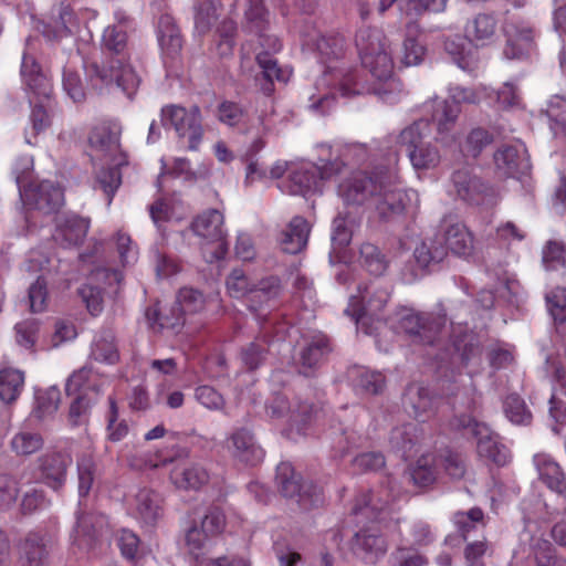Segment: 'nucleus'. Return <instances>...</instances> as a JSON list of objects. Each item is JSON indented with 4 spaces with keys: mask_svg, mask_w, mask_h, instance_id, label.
I'll list each match as a JSON object with an SVG mask.
<instances>
[{
    "mask_svg": "<svg viewBox=\"0 0 566 566\" xmlns=\"http://www.w3.org/2000/svg\"><path fill=\"white\" fill-rule=\"evenodd\" d=\"M359 263L371 275L375 276L384 274L388 266V262L378 247L369 242L363 243L360 245Z\"/></svg>",
    "mask_w": 566,
    "mask_h": 566,
    "instance_id": "8fccbe9b",
    "label": "nucleus"
},
{
    "mask_svg": "<svg viewBox=\"0 0 566 566\" xmlns=\"http://www.w3.org/2000/svg\"><path fill=\"white\" fill-rule=\"evenodd\" d=\"M275 480L281 494L294 499L304 510L316 507L324 502L323 490L312 482L301 483V475L295 473L289 462H281L276 467Z\"/></svg>",
    "mask_w": 566,
    "mask_h": 566,
    "instance_id": "39448f33",
    "label": "nucleus"
},
{
    "mask_svg": "<svg viewBox=\"0 0 566 566\" xmlns=\"http://www.w3.org/2000/svg\"><path fill=\"white\" fill-rule=\"evenodd\" d=\"M506 44L503 54L509 60L524 59L534 48L533 28L518 19H507L503 25Z\"/></svg>",
    "mask_w": 566,
    "mask_h": 566,
    "instance_id": "f8f14e48",
    "label": "nucleus"
},
{
    "mask_svg": "<svg viewBox=\"0 0 566 566\" xmlns=\"http://www.w3.org/2000/svg\"><path fill=\"white\" fill-rule=\"evenodd\" d=\"M223 216L217 209H209L199 214L191 223L193 232L207 240L218 244V251L224 254L228 251L226 232L222 228Z\"/></svg>",
    "mask_w": 566,
    "mask_h": 566,
    "instance_id": "aec40b11",
    "label": "nucleus"
},
{
    "mask_svg": "<svg viewBox=\"0 0 566 566\" xmlns=\"http://www.w3.org/2000/svg\"><path fill=\"white\" fill-rule=\"evenodd\" d=\"M90 357L95 361L108 365H114L119 360V352L113 332L103 331L95 337Z\"/></svg>",
    "mask_w": 566,
    "mask_h": 566,
    "instance_id": "ea45409f",
    "label": "nucleus"
},
{
    "mask_svg": "<svg viewBox=\"0 0 566 566\" xmlns=\"http://www.w3.org/2000/svg\"><path fill=\"white\" fill-rule=\"evenodd\" d=\"M347 375L354 388L361 394L377 395L385 387V377L379 371H371L365 367L355 366L348 369Z\"/></svg>",
    "mask_w": 566,
    "mask_h": 566,
    "instance_id": "72a5a7b5",
    "label": "nucleus"
},
{
    "mask_svg": "<svg viewBox=\"0 0 566 566\" xmlns=\"http://www.w3.org/2000/svg\"><path fill=\"white\" fill-rule=\"evenodd\" d=\"M392 500L394 496L387 491H380L379 494L365 493L357 499L353 513L369 520H377L378 515L388 507Z\"/></svg>",
    "mask_w": 566,
    "mask_h": 566,
    "instance_id": "c9c22d12",
    "label": "nucleus"
},
{
    "mask_svg": "<svg viewBox=\"0 0 566 566\" xmlns=\"http://www.w3.org/2000/svg\"><path fill=\"white\" fill-rule=\"evenodd\" d=\"M408 157L411 165L417 170L432 169L439 165L441 159L438 148L430 143H426L412 149V151L408 154Z\"/></svg>",
    "mask_w": 566,
    "mask_h": 566,
    "instance_id": "13d9d810",
    "label": "nucleus"
},
{
    "mask_svg": "<svg viewBox=\"0 0 566 566\" xmlns=\"http://www.w3.org/2000/svg\"><path fill=\"white\" fill-rule=\"evenodd\" d=\"M41 481L54 491H60L67 476V469L73 462L70 453L64 451L46 452L38 459Z\"/></svg>",
    "mask_w": 566,
    "mask_h": 566,
    "instance_id": "ddd939ff",
    "label": "nucleus"
},
{
    "mask_svg": "<svg viewBox=\"0 0 566 566\" xmlns=\"http://www.w3.org/2000/svg\"><path fill=\"white\" fill-rule=\"evenodd\" d=\"M24 386L23 371L14 368L0 370V399L7 403L14 401Z\"/></svg>",
    "mask_w": 566,
    "mask_h": 566,
    "instance_id": "c03bdc74",
    "label": "nucleus"
},
{
    "mask_svg": "<svg viewBox=\"0 0 566 566\" xmlns=\"http://www.w3.org/2000/svg\"><path fill=\"white\" fill-rule=\"evenodd\" d=\"M314 42L317 52L325 61L340 59L345 52V39L340 35H318L307 43Z\"/></svg>",
    "mask_w": 566,
    "mask_h": 566,
    "instance_id": "bf43d9fd",
    "label": "nucleus"
},
{
    "mask_svg": "<svg viewBox=\"0 0 566 566\" xmlns=\"http://www.w3.org/2000/svg\"><path fill=\"white\" fill-rule=\"evenodd\" d=\"M328 338L325 335H315L301 348L295 365L298 374L311 377L325 361L331 353Z\"/></svg>",
    "mask_w": 566,
    "mask_h": 566,
    "instance_id": "a211bd4d",
    "label": "nucleus"
},
{
    "mask_svg": "<svg viewBox=\"0 0 566 566\" xmlns=\"http://www.w3.org/2000/svg\"><path fill=\"white\" fill-rule=\"evenodd\" d=\"M420 33L421 28L417 21L411 19L407 22L401 59L406 66L420 64L424 56L426 49L417 41V38Z\"/></svg>",
    "mask_w": 566,
    "mask_h": 566,
    "instance_id": "4c0bfd02",
    "label": "nucleus"
},
{
    "mask_svg": "<svg viewBox=\"0 0 566 566\" xmlns=\"http://www.w3.org/2000/svg\"><path fill=\"white\" fill-rule=\"evenodd\" d=\"M406 402L411 407L413 416L421 421L424 416L433 409V398L430 391L421 386L411 385L406 391Z\"/></svg>",
    "mask_w": 566,
    "mask_h": 566,
    "instance_id": "de8ad7c7",
    "label": "nucleus"
},
{
    "mask_svg": "<svg viewBox=\"0 0 566 566\" xmlns=\"http://www.w3.org/2000/svg\"><path fill=\"white\" fill-rule=\"evenodd\" d=\"M352 549L366 564L375 565L387 554L388 543L378 530L368 527L354 535Z\"/></svg>",
    "mask_w": 566,
    "mask_h": 566,
    "instance_id": "2eb2a0df",
    "label": "nucleus"
},
{
    "mask_svg": "<svg viewBox=\"0 0 566 566\" xmlns=\"http://www.w3.org/2000/svg\"><path fill=\"white\" fill-rule=\"evenodd\" d=\"M391 566H427L428 558L413 547L397 546L389 556Z\"/></svg>",
    "mask_w": 566,
    "mask_h": 566,
    "instance_id": "e2e57ef3",
    "label": "nucleus"
},
{
    "mask_svg": "<svg viewBox=\"0 0 566 566\" xmlns=\"http://www.w3.org/2000/svg\"><path fill=\"white\" fill-rule=\"evenodd\" d=\"M497 20L493 13H478L468 20L464 33L465 38L476 46H485L496 36Z\"/></svg>",
    "mask_w": 566,
    "mask_h": 566,
    "instance_id": "c85d7f7f",
    "label": "nucleus"
},
{
    "mask_svg": "<svg viewBox=\"0 0 566 566\" xmlns=\"http://www.w3.org/2000/svg\"><path fill=\"white\" fill-rule=\"evenodd\" d=\"M484 514L481 509L473 507L468 512H457L453 523L458 533L464 541H469L470 534L484 526Z\"/></svg>",
    "mask_w": 566,
    "mask_h": 566,
    "instance_id": "603ef678",
    "label": "nucleus"
},
{
    "mask_svg": "<svg viewBox=\"0 0 566 566\" xmlns=\"http://www.w3.org/2000/svg\"><path fill=\"white\" fill-rule=\"evenodd\" d=\"M451 186L458 198L470 203H479L486 191L484 182L468 169L453 171Z\"/></svg>",
    "mask_w": 566,
    "mask_h": 566,
    "instance_id": "cd10ccee",
    "label": "nucleus"
},
{
    "mask_svg": "<svg viewBox=\"0 0 566 566\" xmlns=\"http://www.w3.org/2000/svg\"><path fill=\"white\" fill-rule=\"evenodd\" d=\"M226 448L229 453L240 462L254 465L264 455L254 434L247 428H237L228 437Z\"/></svg>",
    "mask_w": 566,
    "mask_h": 566,
    "instance_id": "f3484780",
    "label": "nucleus"
},
{
    "mask_svg": "<svg viewBox=\"0 0 566 566\" xmlns=\"http://www.w3.org/2000/svg\"><path fill=\"white\" fill-rule=\"evenodd\" d=\"M54 545L53 535L43 528L28 532L18 543L21 566H48Z\"/></svg>",
    "mask_w": 566,
    "mask_h": 566,
    "instance_id": "9d476101",
    "label": "nucleus"
},
{
    "mask_svg": "<svg viewBox=\"0 0 566 566\" xmlns=\"http://www.w3.org/2000/svg\"><path fill=\"white\" fill-rule=\"evenodd\" d=\"M211 479L209 470L200 462L190 461L176 464L170 473V482L181 491H200Z\"/></svg>",
    "mask_w": 566,
    "mask_h": 566,
    "instance_id": "6ab92c4d",
    "label": "nucleus"
},
{
    "mask_svg": "<svg viewBox=\"0 0 566 566\" xmlns=\"http://www.w3.org/2000/svg\"><path fill=\"white\" fill-rule=\"evenodd\" d=\"M212 538L205 534L203 528L197 524L192 525L185 535V545L189 554H191L197 562L202 556Z\"/></svg>",
    "mask_w": 566,
    "mask_h": 566,
    "instance_id": "774afa93",
    "label": "nucleus"
},
{
    "mask_svg": "<svg viewBox=\"0 0 566 566\" xmlns=\"http://www.w3.org/2000/svg\"><path fill=\"white\" fill-rule=\"evenodd\" d=\"M380 168L373 172L355 171L338 186V195L346 205H364L378 193Z\"/></svg>",
    "mask_w": 566,
    "mask_h": 566,
    "instance_id": "6e6552de",
    "label": "nucleus"
},
{
    "mask_svg": "<svg viewBox=\"0 0 566 566\" xmlns=\"http://www.w3.org/2000/svg\"><path fill=\"white\" fill-rule=\"evenodd\" d=\"M206 300L203 294L192 287H182L179 290L176 303L171 306L174 318L165 316L161 325L175 329L185 323L186 314H195L203 310Z\"/></svg>",
    "mask_w": 566,
    "mask_h": 566,
    "instance_id": "b1692460",
    "label": "nucleus"
},
{
    "mask_svg": "<svg viewBox=\"0 0 566 566\" xmlns=\"http://www.w3.org/2000/svg\"><path fill=\"white\" fill-rule=\"evenodd\" d=\"M282 291L281 281L277 276H268L259 281L250 290V307L256 311V304L261 305L276 298Z\"/></svg>",
    "mask_w": 566,
    "mask_h": 566,
    "instance_id": "a18cd8bd",
    "label": "nucleus"
},
{
    "mask_svg": "<svg viewBox=\"0 0 566 566\" xmlns=\"http://www.w3.org/2000/svg\"><path fill=\"white\" fill-rule=\"evenodd\" d=\"M99 396L88 395V392L77 394L72 401L69 410V421L73 427H78L88 421L90 411Z\"/></svg>",
    "mask_w": 566,
    "mask_h": 566,
    "instance_id": "864d4df0",
    "label": "nucleus"
},
{
    "mask_svg": "<svg viewBox=\"0 0 566 566\" xmlns=\"http://www.w3.org/2000/svg\"><path fill=\"white\" fill-rule=\"evenodd\" d=\"M10 444L18 455H30L43 447V439L40 433L21 431L12 438Z\"/></svg>",
    "mask_w": 566,
    "mask_h": 566,
    "instance_id": "0e129e2a",
    "label": "nucleus"
},
{
    "mask_svg": "<svg viewBox=\"0 0 566 566\" xmlns=\"http://www.w3.org/2000/svg\"><path fill=\"white\" fill-rule=\"evenodd\" d=\"M430 123L426 119H419L400 132L397 143L406 148L408 155L412 149L426 144L424 138L430 135Z\"/></svg>",
    "mask_w": 566,
    "mask_h": 566,
    "instance_id": "37998d69",
    "label": "nucleus"
},
{
    "mask_svg": "<svg viewBox=\"0 0 566 566\" xmlns=\"http://www.w3.org/2000/svg\"><path fill=\"white\" fill-rule=\"evenodd\" d=\"M461 109L450 101H442L432 114V119L437 124L438 134L441 136L448 134L454 127Z\"/></svg>",
    "mask_w": 566,
    "mask_h": 566,
    "instance_id": "4d7b16f0",
    "label": "nucleus"
},
{
    "mask_svg": "<svg viewBox=\"0 0 566 566\" xmlns=\"http://www.w3.org/2000/svg\"><path fill=\"white\" fill-rule=\"evenodd\" d=\"M447 322V314L443 311L417 312L412 308H405L400 312L399 328L415 344L434 345Z\"/></svg>",
    "mask_w": 566,
    "mask_h": 566,
    "instance_id": "7ed1b4c3",
    "label": "nucleus"
},
{
    "mask_svg": "<svg viewBox=\"0 0 566 566\" xmlns=\"http://www.w3.org/2000/svg\"><path fill=\"white\" fill-rule=\"evenodd\" d=\"M160 120L164 127H172L179 138H187L190 150L198 148L203 132L201 113L198 106L188 109L179 105L164 106Z\"/></svg>",
    "mask_w": 566,
    "mask_h": 566,
    "instance_id": "423d86ee",
    "label": "nucleus"
},
{
    "mask_svg": "<svg viewBox=\"0 0 566 566\" xmlns=\"http://www.w3.org/2000/svg\"><path fill=\"white\" fill-rule=\"evenodd\" d=\"M319 179L317 169L314 165H301L290 172L289 180L285 182L290 195L305 196L310 191L318 189Z\"/></svg>",
    "mask_w": 566,
    "mask_h": 566,
    "instance_id": "473e14b6",
    "label": "nucleus"
},
{
    "mask_svg": "<svg viewBox=\"0 0 566 566\" xmlns=\"http://www.w3.org/2000/svg\"><path fill=\"white\" fill-rule=\"evenodd\" d=\"M505 416L515 424L527 426L532 422V412L525 401L516 394L509 395L503 403Z\"/></svg>",
    "mask_w": 566,
    "mask_h": 566,
    "instance_id": "052dcab7",
    "label": "nucleus"
},
{
    "mask_svg": "<svg viewBox=\"0 0 566 566\" xmlns=\"http://www.w3.org/2000/svg\"><path fill=\"white\" fill-rule=\"evenodd\" d=\"M380 181L378 193L374 197V202L379 217L384 220H390L400 216L409 200L407 192L401 188L399 177L396 171L380 168Z\"/></svg>",
    "mask_w": 566,
    "mask_h": 566,
    "instance_id": "0eeeda50",
    "label": "nucleus"
},
{
    "mask_svg": "<svg viewBox=\"0 0 566 566\" xmlns=\"http://www.w3.org/2000/svg\"><path fill=\"white\" fill-rule=\"evenodd\" d=\"M105 161L108 164V168L102 169L97 174L96 181L99 188L107 196V202L109 205L114 193L122 184L120 167L126 165L127 161L125 156L105 159Z\"/></svg>",
    "mask_w": 566,
    "mask_h": 566,
    "instance_id": "58836bf2",
    "label": "nucleus"
},
{
    "mask_svg": "<svg viewBox=\"0 0 566 566\" xmlns=\"http://www.w3.org/2000/svg\"><path fill=\"white\" fill-rule=\"evenodd\" d=\"M439 469L452 480H461L467 473V462L462 454L443 450L437 454Z\"/></svg>",
    "mask_w": 566,
    "mask_h": 566,
    "instance_id": "6e6d98bb",
    "label": "nucleus"
},
{
    "mask_svg": "<svg viewBox=\"0 0 566 566\" xmlns=\"http://www.w3.org/2000/svg\"><path fill=\"white\" fill-rule=\"evenodd\" d=\"M553 394L549 399V415L557 423L566 421V369L556 365L553 373Z\"/></svg>",
    "mask_w": 566,
    "mask_h": 566,
    "instance_id": "f704fd0d",
    "label": "nucleus"
},
{
    "mask_svg": "<svg viewBox=\"0 0 566 566\" xmlns=\"http://www.w3.org/2000/svg\"><path fill=\"white\" fill-rule=\"evenodd\" d=\"M440 240L454 255L468 258L473 253V237L467 227L460 222L444 219L441 223Z\"/></svg>",
    "mask_w": 566,
    "mask_h": 566,
    "instance_id": "412c9836",
    "label": "nucleus"
},
{
    "mask_svg": "<svg viewBox=\"0 0 566 566\" xmlns=\"http://www.w3.org/2000/svg\"><path fill=\"white\" fill-rule=\"evenodd\" d=\"M158 41L165 62L172 65L180 57L184 40L174 18L167 13L161 14L158 21Z\"/></svg>",
    "mask_w": 566,
    "mask_h": 566,
    "instance_id": "393cba45",
    "label": "nucleus"
},
{
    "mask_svg": "<svg viewBox=\"0 0 566 566\" xmlns=\"http://www.w3.org/2000/svg\"><path fill=\"white\" fill-rule=\"evenodd\" d=\"M221 12L218 0H198L195 4V29L199 34L208 33Z\"/></svg>",
    "mask_w": 566,
    "mask_h": 566,
    "instance_id": "79ce46f5",
    "label": "nucleus"
},
{
    "mask_svg": "<svg viewBox=\"0 0 566 566\" xmlns=\"http://www.w3.org/2000/svg\"><path fill=\"white\" fill-rule=\"evenodd\" d=\"M78 494L86 496L96 479L97 468L94 458L91 454H82L76 461Z\"/></svg>",
    "mask_w": 566,
    "mask_h": 566,
    "instance_id": "5fc2aeb1",
    "label": "nucleus"
},
{
    "mask_svg": "<svg viewBox=\"0 0 566 566\" xmlns=\"http://www.w3.org/2000/svg\"><path fill=\"white\" fill-rule=\"evenodd\" d=\"M311 227L307 220L301 216H295L282 233V250L290 254L301 252L307 244Z\"/></svg>",
    "mask_w": 566,
    "mask_h": 566,
    "instance_id": "2f4dec72",
    "label": "nucleus"
},
{
    "mask_svg": "<svg viewBox=\"0 0 566 566\" xmlns=\"http://www.w3.org/2000/svg\"><path fill=\"white\" fill-rule=\"evenodd\" d=\"M20 75L24 90L38 98L50 99L52 94V84L43 73L35 57L30 53H24L20 69Z\"/></svg>",
    "mask_w": 566,
    "mask_h": 566,
    "instance_id": "4be33fe9",
    "label": "nucleus"
},
{
    "mask_svg": "<svg viewBox=\"0 0 566 566\" xmlns=\"http://www.w3.org/2000/svg\"><path fill=\"white\" fill-rule=\"evenodd\" d=\"M539 479L554 492L566 493V476L559 464L549 455L539 453L534 457Z\"/></svg>",
    "mask_w": 566,
    "mask_h": 566,
    "instance_id": "c756f323",
    "label": "nucleus"
},
{
    "mask_svg": "<svg viewBox=\"0 0 566 566\" xmlns=\"http://www.w3.org/2000/svg\"><path fill=\"white\" fill-rule=\"evenodd\" d=\"M415 259L420 268L429 269L440 263L447 256V248L440 240L438 233L421 242L415 250Z\"/></svg>",
    "mask_w": 566,
    "mask_h": 566,
    "instance_id": "a19ab883",
    "label": "nucleus"
},
{
    "mask_svg": "<svg viewBox=\"0 0 566 566\" xmlns=\"http://www.w3.org/2000/svg\"><path fill=\"white\" fill-rule=\"evenodd\" d=\"M103 381L93 379L92 369L87 366L74 371L67 379L65 391L67 396L88 392V395L101 396L103 394Z\"/></svg>",
    "mask_w": 566,
    "mask_h": 566,
    "instance_id": "e433bc0d",
    "label": "nucleus"
},
{
    "mask_svg": "<svg viewBox=\"0 0 566 566\" xmlns=\"http://www.w3.org/2000/svg\"><path fill=\"white\" fill-rule=\"evenodd\" d=\"M451 427L463 430L465 436L476 439V451L480 458L499 467L507 463L510 457L507 449L499 443L485 423L476 421L471 416L461 415L452 419Z\"/></svg>",
    "mask_w": 566,
    "mask_h": 566,
    "instance_id": "20e7f679",
    "label": "nucleus"
},
{
    "mask_svg": "<svg viewBox=\"0 0 566 566\" xmlns=\"http://www.w3.org/2000/svg\"><path fill=\"white\" fill-rule=\"evenodd\" d=\"M438 472L439 465L437 454L426 453L417 460L411 472V478L415 484L419 486H428L437 480Z\"/></svg>",
    "mask_w": 566,
    "mask_h": 566,
    "instance_id": "49530a36",
    "label": "nucleus"
},
{
    "mask_svg": "<svg viewBox=\"0 0 566 566\" xmlns=\"http://www.w3.org/2000/svg\"><path fill=\"white\" fill-rule=\"evenodd\" d=\"M102 50L106 55L103 64L98 65L94 62L85 67L91 87L94 91H102L104 87L115 85L128 97L133 96L140 80L129 63L130 54L125 28L108 25L103 32Z\"/></svg>",
    "mask_w": 566,
    "mask_h": 566,
    "instance_id": "f03ea898",
    "label": "nucleus"
},
{
    "mask_svg": "<svg viewBox=\"0 0 566 566\" xmlns=\"http://www.w3.org/2000/svg\"><path fill=\"white\" fill-rule=\"evenodd\" d=\"M122 128L116 122H104L95 126L88 137L91 148L104 159L125 156L120 150Z\"/></svg>",
    "mask_w": 566,
    "mask_h": 566,
    "instance_id": "dca6fc26",
    "label": "nucleus"
},
{
    "mask_svg": "<svg viewBox=\"0 0 566 566\" xmlns=\"http://www.w3.org/2000/svg\"><path fill=\"white\" fill-rule=\"evenodd\" d=\"M266 409L269 415L277 418L290 411L291 429H295L300 434L305 433L307 427L318 418L322 411L321 408L307 401H298L291 408L282 395L274 396Z\"/></svg>",
    "mask_w": 566,
    "mask_h": 566,
    "instance_id": "9b49d317",
    "label": "nucleus"
},
{
    "mask_svg": "<svg viewBox=\"0 0 566 566\" xmlns=\"http://www.w3.org/2000/svg\"><path fill=\"white\" fill-rule=\"evenodd\" d=\"M492 142L493 136L488 129L482 127L472 128L460 146L462 156L476 159Z\"/></svg>",
    "mask_w": 566,
    "mask_h": 566,
    "instance_id": "09e8293b",
    "label": "nucleus"
},
{
    "mask_svg": "<svg viewBox=\"0 0 566 566\" xmlns=\"http://www.w3.org/2000/svg\"><path fill=\"white\" fill-rule=\"evenodd\" d=\"M388 300L389 293L386 289L375 284L359 286L358 294L352 296L345 313L355 318L356 323L368 317L379 319Z\"/></svg>",
    "mask_w": 566,
    "mask_h": 566,
    "instance_id": "1a4fd4ad",
    "label": "nucleus"
},
{
    "mask_svg": "<svg viewBox=\"0 0 566 566\" xmlns=\"http://www.w3.org/2000/svg\"><path fill=\"white\" fill-rule=\"evenodd\" d=\"M268 353L266 342L264 339H255L241 349L240 358L248 370H254L265 361Z\"/></svg>",
    "mask_w": 566,
    "mask_h": 566,
    "instance_id": "680f3d73",
    "label": "nucleus"
},
{
    "mask_svg": "<svg viewBox=\"0 0 566 566\" xmlns=\"http://www.w3.org/2000/svg\"><path fill=\"white\" fill-rule=\"evenodd\" d=\"M256 62L262 70L264 78L269 82L263 91L266 93L272 92V83L274 80L279 82H286L290 77V72L281 69L277 64L276 59L270 55L268 52H260L256 54Z\"/></svg>",
    "mask_w": 566,
    "mask_h": 566,
    "instance_id": "3c124183",
    "label": "nucleus"
},
{
    "mask_svg": "<svg viewBox=\"0 0 566 566\" xmlns=\"http://www.w3.org/2000/svg\"><path fill=\"white\" fill-rule=\"evenodd\" d=\"M494 163L502 175L507 177L524 174L531 167L527 150L520 142L500 147L494 154Z\"/></svg>",
    "mask_w": 566,
    "mask_h": 566,
    "instance_id": "5701e85b",
    "label": "nucleus"
},
{
    "mask_svg": "<svg viewBox=\"0 0 566 566\" xmlns=\"http://www.w3.org/2000/svg\"><path fill=\"white\" fill-rule=\"evenodd\" d=\"M237 23L231 19H224L217 28V49L221 56L232 54L235 45Z\"/></svg>",
    "mask_w": 566,
    "mask_h": 566,
    "instance_id": "69168bd1",
    "label": "nucleus"
},
{
    "mask_svg": "<svg viewBox=\"0 0 566 566\" xmlns=\"http://www.w3.org/2000/svg\"><path fill=\"white\" fill-rule=\"evenodd\" d=\"M132 510L144 524L154 525L163 515V499L154 490L140 489L134 496Z\"/></svg>",
    "mask_w": 566,
    "mask_h": 566,
    "instance_id": "bb28decb",
    "label": "nucleus"
},
{
    "mask_svg": "<svg viewBox=\"0 0 566 566\" xmlns=\"http://www.w3.org/2000/svg\"><path fill=\"white\" fill-rule=\"evenodd\" d=\"M20 196L25 205L45 213L57 210L64 200L62 189L49 180L30 184L21 190Z\"/></svg>",
    "mask_w": 566,
    "mask_h": 566,
    "instance_id": "4468645a",
    "label": "nucleus"
},
{
    "mask_svg": "<svg viewBox=\"0 0 566 566\" xmlns=\"http://www.w3.org/2000/svg\"><path fill=\"white\" fill-rule=\"evenodd\" d=\"M73 20L74 15L71 7L60 3L52 9L50 20L41 22V32L48 40H60L71 33Z\"/></svg>",
    "mask_w": 566,
    "mask_h": 566,
    "instance_id": "7c9ffc66",
    "label": "nucleus"
},
{
    "mask_svg": "<svg viewBox=\"0 0 566 566\" xmlns=\"http://www.w3.org/2000/svg\"><path fill=\"white\" fill-rule=\"evenodd\" d=\"M355 44L363 66L378 83L366 86L358 81L357 71H350L339 78L337 90L340 95L349 97L373 93L386 103H395L401 92V84L392 77L394 61L390 44L384 31L371 27L360 28L356 33Z\"/></svg>",
    "mask_w": 566,
    "mask_h": 566,
    "instance_id": "f257e3e1",
    "label": "nucleus"
},
{
    "mask_svg": "<svg viewBox=\"0 0 566 566\" xmlns=\"http://www.w3.org/2000/svg\"><path fill=\"white\" fill-rule=\"evenodd\" d=\"M389 442L394 449L401 451L403 457H407L412 447L417 442L416 426L407 423L397 427L391 431Z\"/></svg>",
    "mask_w": 566,
    "mask_h": 566,
    "instance_id": "338daca9",
    "label": "nucleus"
},
{
    "mask_svg": "<svg viewBox=\"0 0 566 566\" xmlns=\"http://www.w3.org/2000/svg\"><path fill=\"white\" fill-rule=\"evenodd\" d=\"M90 228V221L76 214H66L57 219L54 240L63 247H77L83 243Z\"/></svg>",
    "mask_w": 566,
    "mask_h": 566,
    "instance_id": "a878e982",
    "label": "nucleus"
}]
</instances>
